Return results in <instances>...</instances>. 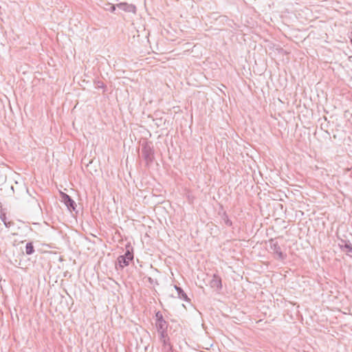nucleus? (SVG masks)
I'll list each match as a JSON object with an SVG mask.
<instances>
[{
    "mask_svg": "<svg viewBox=\"0 0 352 352\" xmlns=\"http://www.w3.org/2000/svg\"><path fill=\"white\" fill-rule=\"evenodd\" d=\"M210 286L217 290L219 291L222 287L221 278L217 274H214L209 282Z\"/></svg>",
    "mask_w": 352,
    "mask_h": 352,
    "instance_id": "nucleus-5",
    "label": "nucleus"
},
{
    "mask_svg": "<svg viewBox=\"0 0 352 352\" xmlns=\"http://www.w3.org/2000/svg\"><path fill=\"white\" fill-rule=\"evenodd\" d=\"M162 344V351L163 352H173V346L170 342V338L166 340H160Z\"/></svg>",
    "mask_w": 352,
    "mask_h": 352,
    "instance_id": "nucleus-7",
    "label": "nucleus"
},
{
    "mask_svg": "<svg viewBox=\"0 0 352 352\" xmlns=\"http://www.w3.org/2000/svg\"><path fill=\"white\" fill-rule=\"evenodd\" d=\"M339 245L342 249L346 250L347 254L352 256V245L349 241H342Z\"/></svg>",
    "mask_w": 352,
    "mask_h": 352,
    "instance_id": "nucleus-6",
    "label": "nucleus"
},
{
    "mask_svg": "<svg viewBox=\"0 0 352 352\" xmlns=\"http://www.w3.org/2000/svg\"><path fill=\"white\" fill-rule=\"evenodd\" d=\"M222 219L224 222V223L228 226H232V221L228 218V216L226 214V212L223 214Z\"/></svg>",
    "mask_w": 352,
    "mask_h": 352,
    "instance_id": "nucleus-13",
    "label": "nucleus"
},
{
    "mask_svg": "<svg viewBox=\"0 0 352 352\" xmlns=\"http://www.w3.org/2000/svg\"><path fill=\"white\" fill-rule=\"evenodd\" d=\"M118 7L126 12H135V6L132 4H128L126 3H120L118 4Z\"/></svg>",
    "mask_w": 352,
    "mask_h": 352,
    "instance_id": "nucleus-8",
    "label": "nucleus"
},
{
    "mask_svg": "<svg viewBox=\"0 0 352 352\" xmlns=\"http://www.w3.org/2000/svg\"><path fill=\"white\" fill-rule=\"evenodd\" d=\"M155 326L157 331H164L167 330L168 323L165 320H162L160 321H156Z\"/></svg>",
    "mask_w": 352,
    "mask_h": 352,
    "instance_id": "nucleus-9",
    "label": "nucleus"
},
{
    "mask_svg": "<svg viewBox=\"0 0 352 352\" xmlns=\"http://www.w3.org/2000/svg\"><path fill=\"white\" fill-rule=\"evenodd\" d=\"M133 259V254L129 250H127L124 255L118 258V262L121 267L129 265V262Z\"/></svg>",
    "mask_w": 352,
    "mask_h": 352,
    "instance_id": "nucleus-3",
    "label": "nucleus"
},
{
    "mask_svg": "<svg viewBox=\"0 0 352 352\" xmlns=\"http://www.w3.org/2000/svg\"><path fill=\"white\" fill-rule=\"evenodd\" d=\"M62 201L65 204L69 211L75 210L76 204L75 201L66 193L60 192Z\"/></svg>",
    "mask_w": 352,
    "mask_h": 352,
    "instance_id": "nucleus-4",
    "label": "nucleus"
},
{
    "mask_svg": "<svg viewBox=\"0 0 352 352\" xmlns=\"http://www.w3.org/2000/svg\"><path fill=\"white\" fill-rule=\"evenodd\" d=\"M142 155L147 164L153 162L154 158V151L150 144L146 142L142 145Z\"/></svg>",
    "mask_w": 352,
    "mask_h": 352,
    "instance_id": "nucleus-2",
    "label": "nucleus"
},
{
    "mask_svg": "<svg viewBox=\"0 0 352 352\" xmlns=\"http://www.w3.org/2000/svg\"><path fill=\"white\" fill-rule=\"evenodd\" d=\"M34 252V246L32 245V243H28L25 246V253L28 255H30L33 254Z\"/></svg>",
    "mask_w": 352,
    "mask_h": 352,
    "instance_id": "nucleus-11",
    "label": "nucleus"
},
{
    "mask_svg": "<svg viewBox=\"0 0 352 352\" xmlns=\"http://www.w3.org/2000/svg\"><path fill=\"white\" fill-rule=\"evenodd\" d=\"M269 252L273 254L275 259L283 261L287 258V254L284 252L278 241L271 239L268 241Z\"/></svg>",
    "mask_w": 352,
    "mask_h": 352,
    "instance_id": "nucleus-1",
    "label": "nucleus"
},
{
    "mask_svg": "<svg viewBox=\"0 0 352 352\" xmlns=\"http://www.w3.org/2000/svg\"><path fill=\"white\" fill-rule=\"evenodd\" d=\"M155 317H156V321H160V320H164L163 318V316L160 311H157L155 314Z\"/></svg>",
    "mask_w": 352,
    "mask_h": 352,
    "instance_id": "nucleus-14",
    "label": "nucleus"
},
{
    "mask_svg": "<svg viewBox=\"0 0 352 352\" xmlns=\"http://www.w3.org/2000/svg\"><path fill=\"white\" fill-rule=\"evenodd\" d=\"M175 288L177 292L178 297L180 299L188 301V296H187L186 294L183 291V289L177 285L175 286Z\"/></svg>",
    "mask_w": 352,
    "mask_h": 352,
    "instance_id": "nucleus-10",
    "label": "nucleus"
},
{
    "mask_svg": "<svg viewBox=\"0 0 352 352\" xmlns=\"http://www.w3.org/2000/svg\"><path fill=\"white\" fill-rule=\"evenodd\" d=\"M1 219H2V220H3V221L4 224H5V226H6L7 228H10V227L11 226V223H10V222H6V217H5V215H3V218H1Z\"/></svg>",
    "mask_w": 352,
    "mask_h": 352,
    "instance_id": "nucleus-15",
    "label": "nucleus"
},
{
    "mask_svg": "<svg viewBox=\"0 0 352 352\" xmlns=\"http://www.w3.org/2000/svg\"><path fill=\"white\" fill-rule=\"evenodd\" d=\"M158 333H159V339H160V340H166V339H169V337L168 336V333H167V330H164V331H157Z\"/></svg>",
    "mask_w": 352,
    "mask_h": 352,
    "instance_id": "nucleus-12",
    "label": "nucleus"
}]
</instances>
